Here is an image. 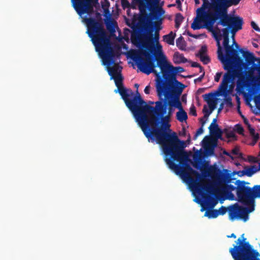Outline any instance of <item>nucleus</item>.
Segmentation results:
<instances>
[{"mask_svg":"<svg viewBox=\"0 0 260 260\" xmlns=\"http://www.w3.org/2000/svg\"><path fill=\"white\" fill-rule=\"evenodd\" d=\"M114 80L116 86L117 87L118 92L124 101L126 106L133 113L136 121L138 120L139 116L141 112V108L145 102L142 99L140 94L137 91L134 94L131 89H128L123 87V77L122 74L112 78Z\"/></svg>","mask_w":260,"mask_h":260,"instance_id":"9","label":"nucleus"},{"mask_svg":"<svg viewBox=\"0 0 260 260\" xmlns=\"http://www.w3.org/2000/svg\"><path fill=\"white\" fill-rule=\"evenodd\" d=\"M204 76H205V72H203V73L200 77H199L198 78L194 79V82H196L197 81H199V82L203 80Z\"/></svg>","mask_w":260,"mask_h":260,"instance_id":"47","label":"nucleus"},{"mask_svg":"<svg viewBox=\"0 0 260 260\" xmlns=\"http://www.w3.org/2000/svg\"><path fill=\"white\" fill-rule=\"evenodd\" d=\"M183 90L164 93L158 96L159 101L155 103V107L144 104L137 122L149 141H155L161 145L165 155V160L170 169L180 168L182 166L195 174L198 173L187 163L188 156L184 150V141L180 140L175 132L170 133L167 127L160 125V119L167 111L168 106H172L179 110L183 107L180 96Z\"/></svg>","mask_w":260,"mask_h":260,"instance_id":"1","label":"nucleus"},{"mask_svg":"<svg viewBox=\"0 0 260 260\" xmlns=\"http://www.w3.org/2000/svg\"><path fill=\"white\" fill-rule=\"evenodd\" d=\"M202 143L203 146L207 153H208L210 154H212L214 153V148L209 145L208 140H206L205 139H204L202 141Z\"/></svg>","mask_w":260,"mask_h":260,"instance_id":"27","label":"nucleus"},{"mask_svg":"<svg viewBox=\"0 0 260 260\" xmlns=\"http://www.w3.org/2000/svg\"><path fill=\"white\" fill-rule=\"evenodd\" d=\"M202 35H203V34H200L199 35L192 34V35H191V37L195 38V39H198L200 38V36H201Z\"/></svg>","mask_w":260,"mask_h":260,"instance_id":"56","label":"nucleus"},{"mask_svg":"<svg viewBox=\"0 0 260 260\" xmlns=\"http://www.w3.org/2000/svg\"><path fill=\"white\" fill-rule=\"evenodd\" d=\"M169 107L168 108V115L167 116H163L161 119H160V121L162 120L163 121H165V120H168V119H169L170 116L173 114L174 111V107L173 106H168Z\"/></svg>","mask_w":260,"mask_h":260,"instance_id":"28","label":"nucleus"},{"mask_svg":"<svg viewBox=\"0 0 260 260\" xmlns=\"http://www.w3.org/2000/svg\"><path fill=\"white\" fill-rule=\"evenodd\" d=\"M199 57L200 58L201 61H202L203 63L205 64H208L210 61V58L208 56H205L204 55H203L202 56L201 55L200 56H199Z\"/></svg>","mask_w":260,"mask_h":260,"instance_id":"32","label":"nucleus"},{"mask_svg":"<svg viewBox=\"0 0 260 260\" xmlns=\"http://www.w3.org/2000/svg\"><path fill=\"white\" fill-rule=\"evenodd\" d=\"M230 138L236 139V136L233 132H230L229 131V139Z\"/></svg>","mask_w":260,"mask_h":260,"instance_id":"49","label":"nucleus"},{"mask_svg":"<svg viewBox=\"0 0 260 260\" xmlns=\"http://www.w3.org/2000/svg\"><path fill=\"white\" fill-rule=\"evenodd\" d=\"M189 111V113L190 114L194 116H197L196 107L193 105H191V106L190 108Z\"/></svg>","mask_w":260,"mask_h":260,"instance_id":"41","label":"nucleus"},{"mask_svg":"<svg viewBox=\"0 0 260 260\" xmlns=\"http://www.w3.org/2000/svg\"><path fill=\"white\" fill-rule=\"evenodd\" d=\"M249 183L232 178L229 174V200H237L244 207L235 203L229 206V214L231 219L235 218L247 220L248 214L254 210L255 199L260 198V185H255L252 187L246 186Z\"/></svg>","mask_w":260,"mask_h":260,"instance_id":"4","label":"nucleus"},{"mask_svg":"<svg viewBox=\"0 0 260 260\" xmlns=\"http://www.w3.org/2000/svg\"><path fill=\"white\" fill-rule=\"evenodd\" d=\"M250 136L252 137L253 143H252V144L253 145L258 140L259 137V134L258 133H255V132L254 133H253L252 134H251Z\"/></svg>","mask_w":260,"mask_h":260,"instance_id":"35","label":"nucleus"},{"mask_svg":"<svg viewBox=\"0 0 260 260\" xmlns=\"http://www.w3.org/2000/svg\"><path fill=\"white\" fill-rule=\"evenodd\" d=\"M173 60L175 63H186L187 59L182 54H180L176 52L173 56Z\"/></svg>","mask_w":260,"mask_h":260,"instance_id":"22","label":"nucleus"},{"mask_svg":"<svg viewBox=\"0 0 260 260\" xmlns=\"http://www.w3.org/2000/svg\"><path fill=\"white\" fill-rule=\"evenodd\" d=\"M250 136L252 137L253 143H252V144L253 145L258 140L259 137V134L258 133H255V132L254 133H253L252 134H251Z\"/></svg>","mask_w":260,"mask_h":260,"instance_id":"33","label":"nucleus"},{"mask_svg":"<svg viewBox=\"0 0 260 260\" xmlns=\"http://www.w3.org/2000/svg\"><path fill=\"white\" fill-rule=\"evenodd\" d=\"M253 113L256 115H260V105H256V108L253 110Z\"/></svg>","mask_w":260,"mask_h":260,"instance_id":"42","label":"nucleus"},{"mask_svg":"<svg viewBox=\"0 0 260 260\" xmlns=\"http://www.w3.org/2000/svg\"><path fill=\"white\" fill-rule=\"evenodd\" d=\"M229 238H236V236L234 234H232L231 235H229Z\"/></svg>","mask_w":260,"mask_h":260,"instance_id":"62","label":"nucleus"},{"mask_svg":"<svg viewBox=\"0 0 260 260\" xmlns=\"http://www.w3.org/2000/svg\"><path fill=\"white\" fill-rule=\"evenodd\" d=\"M150 90V86L149 85L146 86L144 89V92L146 94H149Z\"/></svg>","mask_w":260,"mask_h":260,"instance_id":"50","label":"nucleus"},{"mask_svg":"<svg viewBox=\"0 0 260 260\" xmlns=\"http://www.w3.org/2000/svg\"><path fill=\"white\" fill-rule=\"evenodd\" d=\"M131 58L136 62L142 72L149 75L155 74L156 89L158 96H163L164 93L183 90L185 86L177 80V74L146 50L134 52Z\"/></svg>","mask_w":260,"mask_h":260,"instance_id":"2","label":"nucleus"},{"mask_svg":"<svg viewBox=\"0 0 260 260\" xmlns=\"http://www.w3.org/2000/svg\"><path fill=\"white\" fill-rule=\"evenodd\" d=\"M203 127L201 126V127L198 128L196 132V133L193 136V139L196 140L200 135L202 134L203 133Z\"/></svg>","mask_w":260,"mask_h":260,"instance_id":"38","label":"nucleus"},{"mask_svg":"<svg viewBox=\"0 0 260 260\" xmlns=\"http://www.w3.org/2000/svg\"><path fill=\"white\" fill-rule=\"evenodd\" d=\"M84 21L87 27V33L102 58L103 64L107 67L111 79L121 75L122 68L115 63V52L110 37L103 23L93 18H85Z\"/></svg>","mask_w":260,"mask_h":260,"instance_id":"5","label":"nucleus"},{"mask_svg":"<svg viewBox=\"0 0 260 260\" xmlns=\"http://www.w3.org/2000/svg\"><path fill=\"white\" fill-rule=\"evenodd\" d=\"M175 36L176 34L171 31L169 34L163 36L164 40L168 44L173 45Z\"/></svg>","mask_w":260,"mask_h":260,"instance_id":"24","label":"nucleus"},{"mask_svg":"<svg viewBox=\"0 0 260 260\" xmlns=\"http://www.w3.org/2000/svg\"><path fill=\"white\" fill-rule=\"evenodd\" d=\"M229 174L232 175V178L235 176V175L237 174L239 176H242L245 175L244 170L243 171H234L232 172L231 170H229Z\"/></svg>","mask_w":260,"mask_h":260,"instance_id":"29","label":"nucleus"},{"mask_svg":"<svg viewBox=\"0 0 260 260\" xmlns=\"http://www.w3.org/2000/svg\"><path fill=\"white\" fill-rule=\"evenodd\" d=\"M224 73L221 83L218 89L214 92H211L203 95L204 100L208 104L209 110L206 105H204L203 112L204 114V118L208 119L212 111L216 108L218 99L217 97L222 96L224 97V102H228V70Z\"/></svg>","mask_w":260,"mask_h":260,"instance_id":"11","label":"nucleus"},{"mask_svg":"<svg viewBox=\"0 0 260 260\" xmlns=\"http://www.w3.org/2000/svg\"><path fill=\"white\" fill-rule=\"evenodd\" d=\"M160 30V28H157L156 30H155V33H154V37H153V34H152V32H151V31H149L147 34L146 35H145L143 38L141 39H140V41H139V43H140V46L141 47V49L139 50H135L133 52H132L131 54V56L132 55V54L135 52V51H139L141 50H146V51H149L147 49H146L145 48L143 47L142 46V42L143 41H145V38H146V36H151V38H152V42H153V44H154V51H153V53L155 52V51H157L158 50V45H160L158 43V40L159 39V31Z\"/></svg>","mask_w":260,"mask_h":260,"instance_id":"17","label":"nucleus"},{"mask_svg":"<svg viewBox=\"0 0 260 260\" xmlns=\"http://www.w3.org/2000/svg\"><path fill=\"white\" fill-rule=\"evenodd\" d=\"M250 136L252 137L253 143H252V144L253 145L258 140L259 137V134L258 133H255V132L254 133H253L252 134H251Z\"/></svg>","mask_w":260,"mask_h":260,"instance_id":"36","label":"nucleus"},{"mask_svg":"<svg viewBox=\"0 0 260 260\" xmlns=\"http://www.w3.org/2000/svg\"><path fill=\"white\" fill-rule=\"evenodd\" d=\"M248 160L249 162H255L256 161V158L252 156H249L248 157Z\"/></svg>","mask_w":260,"mask_h":260,"instance_id":"51","label":"nucleus"},{"mask_svg":"<svg viewBox=\"0 0 260 260\" xmlns=\"http://www.w3.org/2000/svg\"><path fill=\"white\" fill-rule=\"evenodd\" d=\"M224 103V104H228V102L225 103L223 101V103H222L220 105V107H219V108H218V113H219V112H220L222 110V109L223 108Z\"/></svg>","mask_w":260,"mask_h":260,"instance_id":"53","label":"nucleus"},{"mask_svg":"<svg viewBox=\"0 0 260 260\" xmlns=\"http://www.w3.org/2000/svg\"><path fill=\"white\" fill-rule=\"evenodd\" d=\"M182 102H185L186 101V98H185V94H183L182 96Z\"/></svg>","mask_w":260,"mask_h":260,"instance_id":"64","label":"nucleus"},{"mask_svg":"<svg viewBox=\"0 0 260 260\" xmlns=\"http://www.w3.org/2000/svg\"><path fill=\"white\" fill-rule=\"evenodd\" d=\"M154 0H132L131 4L128 0H121V6L123 9H128L127 14L129 15V9H136L138 6L141 15L146 13L147 10H151L154 7Z\"/></svg>","mask_w":260,"mask_h":260,"instance_id":"15","label":"nucleus"},{"mask_svg":"<svg viewBox=\"0 0 260 260\" xmlns=\"http://www.w3.org/2000/svg\"><path fill=\"white\" fill-rule=\"evenodd\" d=\"M177 119L180 122H183L187 119V113L183 110H180L176 113Z\"/></svg>","mask_w":260,"mask_h":260,"instance_id":"26","label":"nucleus"},{"mask_svg":"<svg viewBox=\"0 0 260 260\" xmlns=\"http://www.w3.org/2000/svg\"><path fill=\"white\" fill-rule=\"evenodd\" d=\"M103 9L104 10L105 15H107L108 17H110V11H109V8H107V9Z\"/></svg>","mask_w":260,"mask_h":260,"instance_id":"54","label":"nucleus"},{"mask_svg":"<svg viewBox=\"0 0 260 260\" xmlns=\"http://www.w3.org/2000/svg\"><path fill=\"white\" fill-rule=\"evenodd\" d=\"M237 31H229L231 34L232 40V45H229V77L230 78V72L232 71L233 69L241 68L243 66V58L239 56V53L242 54L247 64H250L254 60L253 53L249 51H244L240 48V45L236 42L235 40L236 34Z\"/></svg>","mask_w":260,"mask_h":260,"instance_id":"10","label":"nucleus"},{"mask_svg":"<svg viewBox=\"0 0 260 260\" xmlns=\"http://www.w3.org/2000/svg\"><path fill=\"white\" fill-rule=\"evenodd\" d=\"M208 175L213 179H219L221 177V172L216 167H211L209 169Z\"/></svg>","mask_w":260,"mask_h":260,"instance_id":"21","label":"nucleus"},{"mask_svg":"<svg viewBox=\"0 0 260 260\" xmlns=\"http://www.w3.org/2000/svg\"><path fill=\"white\" fill-rule=\"evenodd\" d=\"M236 242L237 244L230 249L235 260H259L257 258L259 253L252 248L248 242L242 244L240 238Z\"/></svg>","mask_w":260,"mask_h":260,"instance_id":"13","label":"nucleus"},{"mask_svg":"<svg viewBox=\"0 0 260 260\" xmlns=\"http://www.w3.org/2000/svg\"><path fill=\"white\" fill-rule=\"evenodd\" d=\"M145 39V41L142 42V46L147 49L151 55L154 56L156 59L161 61L170 69L173 71L176 74L178 73H182L185 71L181 67H174L171 62L168 61L166 56L162 52V46L161 45H158V50L155 51L153 53L154 44L152 41L151 36H146Z\"/></svg>","mask_w":260,"mask_h":260,"instance_id":"14","label":"nucleus"},{"mask_svg":"<svg viewBox=\"0 0 260 260\" xmlns=\"http://www.w3.org/2000/svg\"><path fill=\"white\" fill-rule=\"evenodd\" d=\"M254 101L256 105H260V94L254 96Z\"/></svg>","mask_w":260,"mask_h":260,"instance_id":"46","label":"nucleus"},{"mask_svg":"<svg viewBox=\"0 0 260 260\" xmlns=\"http://www.w3.org/2000/svg\"><path fill=\"white\" fill-rule=\"evenodd\" d=\"M253 57V61L249 64L243 60L242 67L233 69L229 77V83L230 80L237 78V90L244 93L247 102L260 92V59Z\"/></svg>","mask_w":260,"mask_h":260,"instance_id":"6","label":"nucleus"},{"mask_svg":"<svg viewBox=\"0 0 260 260\" xmlns=\"http://www.w3.org/2000/svg\"><path fill=\"white\" fill-rule=\"evenodd\" d=\"M244 122L246 125L249 124L248 120L246 118H244Z\"/></svg>","mask_w":260,"mask_h":260,"instance_id":"60","label":"nucleus"},{"mask_svg":"<svg viewBox=\"0 0 260 260\" xmlns=\"http://www.w3.org/2000/svg\"><path fill=\"white\" fill-rule=\"evenodd\" d=\"M201 65L197 62H192L191 63V67L193 68H199Z\"/></svg>","mask_w":260,"mask_h":260,"instance_id":"52","label":"nucleus"},{"mask_svg":"<svg viewBox=\"0 0 260 260\" xmlns=\"http://www.w3.org/2000/svg\"><path fill=\"white\" fill-rule=\"evenodd\" d=\"M216 121H217L216 118H214V119L213 120V121H212V123H211V124H210V125H212H212H213L217 124L216 123Z\"/></svg>","mask_w":260,"mask_h":260,"instance_id":"58","label":"nucleus"},{"mask_svg":"<svg viewBox=\"0 0 260 260\" xmlns=\"http://www.w3.org/2000/svg\"><path fill=\"white\" fill-rule=\"evenodd\" d=\"M184 19V17L181 13H177L175 16V22L182 23Z\"/></svg>","mask_w":260,"mask_h":260,"instance_id":"37","label":"nucleus"},{"mask_svg":"<svg viewBox=\"0 0 260 260\" xmlns=\"http://www.w3.org/2000/svg\"><path fill=\"white\" fill-rule=\"evenodd\" d=\"M232 106V98L229 96V106Z\"/></svg>","mask_w":260,"mask_h":260,"instance_id":"59","label":"nucleus"},{"mask_svg":"<svg viewBox=\"0 0 260 260\" xmlns=\"http://www.w3.org/2000/svg\"><path fill=\"white\" fill-rule=\"evenodd\" d=\"M242 158V154L239 152V149L237 147H235L231 153L229 152V161L233 163L236 166L240 165L238 159Z\"/></svg>","mask_w":260,"mask_h":260,"instance_id":"19","label":"nucleus"},{"mask_svg":"<svg viewBox=\"0 0 260 260\" xmlns=\"http://www.w3.org/2000/svg\"><path fill=\"white\" fill-rule=\"evenodd\" d=\"M207 119H206L205 118H204V116L202 117V118H201L200 119V121L201 123V125L202 127L204 126V125H205V124L206 123V120H207Z\"/></svg>","mask_w":260,"mask_h":260,"instance_id":"48","label":"nucleus"},{"mask_svg":"<svg viewBox=\"0 0 260 260\" xmlns=\"http://www.w3.org/2000/svg\"><path fill=\"white\" fill-rule=\"evenodd\" d=\"M176 1V3L177 4V7L178 8L180 9V10H181V1L180 0H175Z\"/></svg>","mask_w":260,"mask_h":260,"instance_id":"55","label":"nucleus"},{"mask_svg":"<svg viewBox=\"0 0 260 260\" xmlns=\"http://www.w3.org/2000/svg\"><path fill=\"white\" fill-rule=\"evenodd\" d=\"M250 136L252 137L253 143H252V144L253 145L258 140L259 137V134L258 133H255V132L254 133H253L252 134H251Z\"/></svg>","mask_w":260,"mask_h":260,"instance_id":"34","label":"nucleus"},{"mask_svg":"<svg viewBox=\"0 0 260 260\" xmlns=\"http://www.w3.org/2000/svg\"><path fill=\"white\" fill-rule=\"evenodd\" d=\"M203 5L197 10L198 14H201L216 21L217 24L228 26V0H202Z\"/></svg>","mask_w":260,"mask_h":260,"instance_id":"8","label":"nucleus"},{"mask_svg":"<svg viewBox=\"0 0 260 260\" xmlns=\"http://www.w3.org/2000/svg\"><path fill=\"white\" fill-rule=\"evenodd\" d=\"M222 74V72H217L216 73L215 76H214V81L216 82H218L220 79V77Z\"/></svg>","mask_w":260,"mask_h":260,"instance_id":"44","label":"nucleus"},{"mask_svg":"<svg viewBox=\"0 0 260 260\" xmlns=\"http://www.w3.org/2000/svg\"><path fill=\"white\" fill-rule=\"evenodd\" d=\"M241 0H229V7L238 5Z\"/></svg>","mask_w":260,"mask_h":260,"instance_id":"43","label":"nucleus"},{"mask_svg":"<svg viewBox=\"0 0 260 260\" xmlns=\"http://www.w3.org/2000/svg\"><path fill=\"white\" fill-rule=\"evenodd\" d=\"M175 22V27L177 28H179L180 25H181V23H179V22Z\"/></svg>","mask_w":260,"mask_h":260,"instance_id":"57","label":"nucleus"},{"mask_svg":"<svg viewBox=\"0 0 260 260\" xmlns=\"http://www.w3.org/2000/svg\"><path fill=\"white\" fill-rule=\"evenodd\" d=\"M232 15L229 14V31H238L242 29L243 19L239 16Z\"/></svg>","mask_w":260,"mask_h":260,"instance_id":"18","label":"nucleus"},{"mask_svg":"<svg viewBox=\"0 0 260 260\" xmlns=\"http://www.w3.org/2000/svg\"><path fill=\"white\" fill-rule=\"evenodd\" d=\"M207 51V48L206 45L202 46L200 49L198 53L196 55L197 56L199 57L201 55H203L205 53H206Z\"/></svg>","mask_w":260,"mask_h":260,"instance_id":"30","label":"nucleus"},{"mask_svg":"<svg viewBox=\"0 0 260 260\" xmlns=\"http://www.w3.org/2000/svg\"><path fill=\"white\" fill-rule=\"evenodd\" d=\"M210 134L211 135L216 137L217 139H221L222 136V131L219 128L218 125H210L209 127Z\"/></svg>","mask_w":260,"mask_h":260,"instance_id":"20","label":"nucleus"},{"mask_svg":"<svg viewBox=\"0 0 260 260\" xmlns=\"http://www.w3.org/2000/svg\"><path fill=\"white\" fill-rule=\"evenodd\" d=\"M101 4L103 9H107L110 6V3L108 0H105L104 2L101 1Z\"/></svg>","mask_w":260,"mask_h":260,"instance_id":"40","label":"nucleus"},{"mask_svg":"<svg viewBox=\"0 0 260 260\" xmlns=\"http://www.w3.org/2000/svg\"><path fill=\"white\" fill-rule=\"evenodd\" d=\"M73 6L80 16L84 14H90L93 12L92 0H71Z\"/></svg>","mask_w":260,"mask_h":260,"instance_id":"16","label":"nucleus"},{"mask_svg":"<svg viewBox=\"0 0 260 260\" xmlns=\"http://www.w3.org/2000/svg\"><path fill=\"white\" fill-rule=\"evenodd\" d=\"M224 133L226 138H228V128L225 127L224 128Z\"/></svg>","mask_w":260,"mask_h":260,"instance_id":"61","label":"nucleus"},{"mask_svg":"<svg viewBox=\"0 0 260 260\" xmlns=\"http://www.w3.org/2000/svg\"><path fill=\"white\" fill-rule=\"evenodd\" d=\"M154 5L153 8L151 10H148L150 12L148 15L147 13L142 15L140 20L142 22H146L147 28H148L149 31L153 32L157 28H162L160 26L162 23V19L161 16L165 13V11L161 6H159V3L160 0H154Z\"/></svg>","mask_w":260,"mask_h":260,"instance_id":"12","label":"nucleus"},{"mask_svg":"<svg viewBox=\"0 0 260 260\" xmlns=\"http://www.w3.org/2000/svg\"><path fill=\"white\" fill-rule=\"evenodd\" d=\"M251 26L254 30L258 32H260L259 27L256 24V23L254 21L251 22Z\"/></svg>","mask_w":260,"mask_h":260,"instance_id":"45","label":"nucleus"},{"mask_svg":"<svg viewBox=\"0 0 260 260\" xmlns=\"http://www.w3.org/2000/svg\"><path fill=\"white\" fill-rule=\"evenodd\" d=\"M177 47L181 50H185L186 47V43L184 41L183 37L180 36L176 41Z\"/></svg>","mask_w":260,"mask_h":260,"instance_id":"25","label":"nucleus"},{"mask_svg":"<svg viewBox=\"0 0 260 260\" xmlns=\"http://www.w3.org/2000/svg\"><path fill=\"white\" fill-rule=\"evenodd\" d=\"M235 131L237 132L240 135H243L244 129L243 127L239 124H236L235 126Z\"/></svg>","mask_w":260,"mask_h":260,"instance_id":"31","label":"nucleus"},{"mask_svg":"<svg viewBox=\"0 0 260 260\" xmlns=\"http://www.w3.org/2000/svg\"><path fill=\"white\" fill-rule=\"evenodd\" d=\"M249 131V133L250 135L251 134H252L253 133H254L255 132V129L254 128H250Z\"/></svg>","mask_w":260,"mask_h":260,"instance_id":"63","label":"nucleus"},{"mask_svg":"<svg viewBox=\"0 0 260 260\" xmlns=\"http://www.w3.org/2000/svg\"><path fill=\"white\" fill-rule=\"evenodd\" d=\"M175 171L185 181L196 190L203 199L201 205L203 207L211 210L205 213V216L209 218H216L219 215L218 210L212 209L218 203V197L221 196L222 200H228V169L224 170L223 185L218 187L211 183L202 184L200 182L202 176L187 170L185 166L180 168L171 169Z\"/></svg>","mask_w":260,"mask_h":260,"instance_id":"3","label":"nucleus"},{"mask_svg":"<svg viewBox=\"0 0 260 260\" xmlns=\"http://www.w3.org/2000/svg\"><path fill=\"white\" fill-rule=\"evenodd\" d=\"M258 168L255 165L251 166L250 167H245L244 169L245 175L248 176H252L254 173L258 171Z\"/></svg>","mask_w":260,"mask_h":260,"instance_id":"23","label":"nucleus"},{"mask_svg":"<svg viewBox=\"0 0 260 260\" xmlns=\"http://www.w3.org/2000/svg\"><path fill=\"white\" fill-rule=\"evenodd\" d=\"M218 211H219V215H223L228 211V207L221 206Z\"/></svg>","mask_w":260,"mask_h":260,"instance_id":"39","label":"nucleus"},{"mask_svg":"<svg viewBox=\"0 0 260 260\" xmlns=\"http://www.w3.org/2000/svg\"><path fill=\"white\" fill-rule=\"evenodd\" d=\"M199 18L196 17L191 25L193 30L205 28L212 32L213 37L217 42L218 59L222 63L224 70H228V26L224 28L222 34L217 27L213 28V25L216 22L205 16L198 14Z\"/></svg>","mask_w":260,"mask_h":260,"instance_id":"7","label":"nucleus"}]
</instances>
